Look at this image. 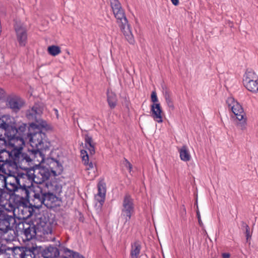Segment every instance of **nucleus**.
Masks as SVG:
<instances>
[{
	"instance_id": "1",
	"label": "nucleus",
	"mask_w": 258,
	"mask_h": 258,
	"mask_svg": "<svg viewBox=\"0 0 258 258\" xmlns=\"http://www.w3.org/2000/svg\"><path fill=\"white\" fill-rule=\"evenodd\" d=\"M0 128L5 131L8 147L12 148V153L15 155V159L19 161H29L30 158L26 154L22 153V150L25 145L23 137L17 135L18 131L15 125V119L10 115H4L0 118Z\"/></svg>"
},
{
	"instance_id": "2",
	"label": "nucleus",
	"mask_w": 258,
	"mask_h": 258,
	"mask_svg": "<svg viewBox=\"0 0 258 258\" xmlns=\"http://www.w3.org/2000/svg\"><path fill=\"white\" fill-rule=\"evenodd\" d=\"M47 179L48 174L45 173L44 169H39L38 172L31 169L25 173H19V188L26 190V195H28V188L32 186L33 182L41 184Z\"/></svg>"
},
{
	"instance_id": "3",
	"label": "nucleus",
	"mask_w": 258,
	"mask_h": 258,
	"mask_svg": "<svg viewBox=\"0 0 258 258\" xmlns=\"http://www.w3.org/2000/svg\"><path fill=\"white\" fill-rule=\"evenodd\" d=\"M109 2L113 14L119 24L125 39L130 44H133L135 42L134 36L120 2L118 0H109Z\"/></svg>"
},
{
	"instance_id": "4",
	"label": "nucleus",
	"mask_w": 258,
	"mask_h": 258,
	"mask_svg": "<svg viewBox=\"0 0 258 258\" xmlns=\"http://www.w3.org/2000/svg\"><path fill=\"white\" fill-rule=\"evenodd\" d=\"M43 111V108L38 104H35L31 109L28 110L26 115L30 120H34L35 122L30 124V127L33 129L40 130L41 128L48 129L47 122L39 117Z\"/></svg>"
},
{
	"instance_id": "5",
	"label": "nucleus",
	"mask_w": 258,
	"mask_h": 258,
	"mask_svg": "<svg viewBox=\"0 0 258 258\" xmlns=\"http://www.w3.org/2000/svg\"><path fill=\"white\" fill-rule=\"evenodd\" d=\"M6 208L0 209V230L4 232L11 229V224L15 222V206L12 204H7Z\"/></svg>"
},
{
	"instance_id": "6",
	"label": "nucleus",
	"mask_w": 258,
	"mask_h": 258,
	"mask_svg": "<svg viewBox=\"0 0 258 258\" xmlns=\"http://www.w3.org/2000/svg\"><path fill=\"white\" fill-rule=\"evenodd\" d=\"M28 137L30 145L32 147L44 151L53 149L51 143L47 141L45 134L41 131L31 133Z\"/></svg>"
},
{
	"instance_id": "7",
	"label": "nucleus",
	"mask_w": 258,
	"mask_h": 258,
	"mask_svg": "<svg viewBox=\"0 0 258 258\" xmlns=\"http://www.w3.org/2000/svg\"><path fill=\"white\" fill-rule=\"evenodd\" d=\"M15 159V155L12 151H8L5 149H0V162H3L2 168L6 171L7 169L12 168L17 165L23 163V161L17 162Z\"/></svg>"
},
{
	"instance_id": "8",
	"label": "nucleus",
	"mask_w": 258,
	"mask_h": 258,
	"mask_svg": "<svg viewBox=\"0 0 258 258\" xmlns=\"http://www.w3.org/2000/svg\"><path fill=\"white\" fill-rule=\"evenodd\" d=\"M135 211L134 200L131 196L126 194L123 198L121 209V218L126 223L131 219Z\"/></svg>"
},
{
	"instance_id": "9",
	"label": "nucleus",
	"mask_w": 258,
	"mask_h": 258,
	"mask_svg": "<svg viewBox=\"0 0 258 258\" xmlns=\"http://www.w3.org/2000/svg\"><path fill=\"white\" fill-rule=\"evenodd\" d=\"M46 165L48 166V172L45 173L48 174V177L50 175V172L54 176H56L61 174L63 170L62 165L57 160H56V151L53 150L51 151V154L49 156L47 157ZM45 170L44 169H43Z\"/></svg>"
},
{
	"instance_id": "10",
	"label": "nucleus",
	"mask_w": 258,
	"mask_h": 258,
	"mask_svg": "<svg viewBox=\"0 0 258 258\" xmlns=\"http://www.w3.org/2000/svg\"><path fill=\"white\" fill-rule=\"evenodd\" d=\"M53 149H48L46 151L38 150L37 149L36 150H33L31 151V157L28 156L30 160L29 161L25 160L23 163H28L32 161L36 166H40L42 164L46 162L47 157L50 155L51 151Z\"/></svg>"
},
{
	"instance_id": "11",
	"label": "nucleus",
	"mask_w": 258,
	"mask_h": 258,
	"mask_svg": "<svg viewBox=\"0 0 258 258\" xmlns=\"http://www.w3.org/2000/svg\"><path fill=\"white\" fill-rule=\"evenodd\" d=\"M243 83L248 91L254 93L258 92V77L253 71L246 72L243 76Z\"/></svg>"
},
{
	"instance_id": "12",
	"label": "nucleus",
	"mask_w": 258,
	"mask_h": 258,
	"mask_svg": "<svg viewBox=\"0 0 258 258\" xmlns=\"http://www.w3.org/2000/svg\"><path fill=\"white\" fill-rule=\"evenodd\" d=\"M226 103L230 109L236 116V118L241 121L243 118L244 112L241 106L232 97H229L226 100Z\"/></svg>"
},
{
	"instance_id": "13",
	"label": "nucleus",
	"mask_w": 258,
	"mask_h": 258,
	"mask_svg": "<svg viewBox=\"0 0 258 258\" xmlns=\"http://www.w3.org/2000/svg\"><path fill=\"white\" fill-rule=\"evenodd\" d=\"M81 156L83 162L86 165V171L90 179H93L96 176V165L92 162L89 163V157L87 152L85 150L81 151Z\"/></svg>"
},
{
	"instance_id": "14",
	"label": "nucleus",
	"mask_w": 258,
	"mask_h": 258,
	"mask_svg": "<svg viewBox=\"0 0 258 258\" xmlns=\"http://www.w3.org/2000/svg\"><path fill=\"white\" fill-rule=\"evenodd\" d=\"M17 40L21 46H25L27 39L26 29L21 22H16L15 24Z\"/></svg>"
},
{
	"instance_id": "15",
	"label": "nucleus",
	"mask_w": 258,
	"mask_h": 258,
	"mask_svg": "<svg viewBox=\"0 0 258 258\" xmlns=\"http://www.w3.org/2000/svg\"><path fill=\"white\" fill-rule=\"evenodd\" d=\"M10 172L9 175L5 178L6 187L10 191H15L19 188L18 173L12 174L10 168L7 169Z\"/></svg>"
},
{
	"instance_id": "16",
	"label": "nucleus",
	"mask_w": 258,
	"mask_h": 258,
	"mask_svg": "<svg viewBox=\"0 0 258 258\" xmlns=\"http://www.w3.org/2000/svg\"><path fill=\"white\" fill-rule=\"evenodd\" d=\"M44 205L47 208L52 209L59 205L58 198L51 193H44Z\"/></svg>"
},
{
	"instance_id": "17",
	"label": "nucleus",
	"mask_w": 258,
	"mask_h": 258,
	"mask_svg": "<svg viewBox=\"0 0 258 258\" xmlns=\"http://www.w3.org/2000/svg\"><path fill=\"white\" fill-rule=\"evenodd\" d=\"M97 189L98 192L95 195V199L100 203V206H102L105 200L106 191V185L103 181L101 180L98 182Z\"/></svg>"
},
{
	"instance_id": "18",
	"label": "nucleus",
	"mask_w": 258,
	"mask_h": 258,
	"mask_svg": "<svg viewBox=\"0 0 258 258\" xmlns=\"http://www.w3.org/2000/svg\"><path fill=\"white\" fill-rule=\"evenodd\" d=\"M151 116L158 123L163 122L162 111L159 103H153L151 105Z\"/></svg>"
},
{
	"instance_id": "19",
	"label": "nucleus",
	"mask_w": 258,
	"mask_h": 258,
	"mask_svg": "<svg viewBox=\"0 0 258 258\" xmlns=\"http://www.w3.org/2000/svg\"><path fill=\"white\" fill-rule=\"evenodd\" d=\"M39 190L37 192L34 191L32 203L31 205L36 209H39L42 205H44V193L42 192L41 189L39 187Z\"/></svg>"
},
{
	"instance_id": "20",
	"label": "nucleus",
	"mask_w": 258,
	"mask_h": 258,
	"mask_svg": "<svg viewBox=\"0 0 258 258\" xmlns=\"http://www.w3.org/2000/svg\"><path fill=\"white\" fill-rule=\"evenodd\" d=\"M24 102L19 97H13L9 99L7 105L14 111L17 112L23 106Z\"/></svg>"
},
{
	"instance_id": "21",
	"label": "nucleus",
	"mask_w": 258,
	"mask_h": 258,
	"mask_svg": "<svg viewBox=\"0 0 258 258\" xmlns=\"http://www.w3.org/2000/svg\"><path fill=\"white\" fill-rule=\"evenodd\" d=\"M59 251L56 247L49 246L44 250L43 255L44 258H58Z\"/></svg>"
},
{
	"instance_id": "22",
	"label": "nucleus",
	"mask_w": 258,
	"mask_h": 258,
	"mask_svg": "<svg viewBox=\"0 0 258 258\" xmlns=\"http://www.w3.org/2000/svg\"><path fill=\"white\" fill-rule=\"evenodd\" d=\"M17 250L20 258H35V257L33 251L30 249L22 247L19 248Z\"/></svg>"
},
{
	"instance_id": "23",
	"label": "nucleus",
	"mask_w": 258,
	"mask_h": 258,
	"mask_svg": "<svg viewBox=\"0 0 258 258\" xmlns=\"http://www.w3.org/2000/svg\"><path fill=\"white\" fill-rule=\"evenodd\" d=\"M141 249V244L140 242L136 241L132 244L131 250V258H139Z\"/></svg>"
},
{
	"instance_id": "24",
	"label": "nucleus",
	"mask_w": 258,
	"mask_h": 258,
	"mask_svg": "<svg viewBox=\"0 0 258 258\" xmlns=\"http://www.w3.org/2000/svg\"><path fill=\"white\" fill-rule=\"evenodd\" d=\"M178 151L181 160L183 161H188L190 160L191 156L188 149L186 146H183Z\"/></svg>"
},
{
	"instance_id": "25",
	"label": "nucleus",
	"mask_w": 258,
	"mask_h": 258,
	"mask_svg": "<svg viewBox=\"0 0 258 258\" xmlns=\"http://www.w3.org/2000/svg\"><path fill=\"white\" fill-rule=\"evenodd\" d=\"M85 146L86 148L89 150L90 153L92 155L94 154L95 152L94 144L92 141V139L88 135H86L85 138Z\"/></svg>"
},
{
	"instance_id": "26",
	"label": "nucleus",
	"mask_w": 258,
	"mask_h": 258,
	"mask_svg": "<svg viewBox=\"0 0 258 258\" xmlns=\"http://www.w3.org/2000/svg\"><path fill=\"white\" fill-rule=\"evenodd\" d=\"M107 101L110 107L113 108L116 106L117 102L116 96L112 91H107Z\"/></svg>"
},
{
	"instance_id": "27",
	"label": "nucleus",
	"mask_w": 258,
	"mask_h": 258,
	"mask_svg": "<svg viewBox=\"0 0 258 258\" xmlns=\"http://www.w3.org/2000/svg\"><path fill=\"white\" fill-rule=\"evenodd\" d=\"M47 51L50 55L56 56L61 52L60 48L56 45H51L48 47Z\"/></svg>"
},
{
	"instance_id": "28",
	"label": "nucleus",
	"mask_w": 258,
	"mask_h": 258,
	"mask_svg": "<svg viewBox=\"0 0 258 258\" xmlns=\"http://www.w3.org/2000/svg\"><path fill=\"white\" fill-rule=\"evenodd\" d=\"M164 96L165 99L166 103L168 106L171 109H174V105L170 97V94L168 90H165L164 93Z\"/></svg>"
},
{
	"instance_id": "29",
	"label": "nucleus",
	"mask_w": 258,
	"mask_h": 258,
	"mask_svg": "<svg viewBox=\"0 0 258 258\" xmlns=\"http://www.w3.org/2000/svg\"><path fill=\"white\" fill-rule=\"evenodd\" d=\"M6 194L3 191V189H0V209L3 208H6V204H11L10 201L6 199L4 196L6 195Z\"/></svg>"
},
{
	"instance_id": "30",
	"label": "nucleus",
	"mask_w": 258,
	"mask_h": 258,
	"mask_svg": "<svg viewBox=\"0 0 258 258\" xmlns=\"http://www.w3.org/2000/svg\"><path fill=\"white\" fill-rule=\"evenodd\" d=\"M64 252L67 256L72 258H84L82 255H80L78 253L74 252L68 248L64 249Z\"/></svg>"
},
{
	"instance_id": "31",
	"label": "nucleus",
	"mask_w": 258,
	"mask_h": 258,
	"mask_svg": "<svg viewBox=\"0 0 258 258\" xmlns=\"http://www.w3.org/2000/svg\"><path fill=\"white\" fill-rule=\"evenodd\" d=\"M24 233L26 236V238L30 240L34 236L35 232L33 228L29 227L25 229Z\"/></svg>"
},
{
	"instance_id": "32",
	"label": "nucleus",
	"mask_w": 258,
	"mask_h": 258,
	"mask_svg": "<svg viewBox=\"0 0 258 258\" xmlns=\"http://www.w3.org/2000/svg\"><path fill=\"white\" fill-rule=\"evenodd\" d=\"M237 123L238 127L241 130H245L246 128V121L245 118H243Z\"/></svg>"
},
{
	"instance_id": "33",
	"label": "nucleus",
	"mask_w": 258,
	"mask_h": 258,
	"mask_svg": "<svg viewBox=\"0 0 258 258\" xmlns=\"http://www.w3.org/2000/svg\"><path fill=\"white\" fill-rule=\"evenodd\" d=\"M18 131V134H19V136H22V134H24V133L26 130V125L25 123L21 124L18 127V129H17Z\"/></svg>"
},
{
	"instance_id": "34",
	"label": "nucleus",
	"mask_w": 258,
	"mask_h": 258,
	"mask_svg": "<svg viewBox=\"0 0 258 258\" xmlns=\"http://www.w3.org/2000/svg\"><path fill=\"white\" fill-rule=\"evenodd\" d=\"M3 146L8 147L7 138L6 136L5 138H0V149H3Z\"/></svg>"
},
{
	"instance_id": "35",
	"label": "nucleus",
	"mask_w": 258,
	"mask_h": 258,
	"mask_svg": "<svg viewBox=\"0 0 258 258\" xmlns=\"http://www.w3.org/2000/svg\"><path fill=\"white\" fill-rule=\"evenodd\" d=\"M151 99L153 103H158V99L157 96V94L155 91H153L151 95Z\"/></svg>"
},
{
	"instance_id": "36",
	"label": "nucleus",
	"mask_w": 258,
	"mask_h": 258,
	"mask_svg": "<svg viewBox=\"0 0 258 258\" xmlns=\"http://www.w3.org/2000/svg\"><path fill=\"white\" fill-rule=\"evenodd\" d=\"M124 165L126 167V168H127L130 170V171H131L132 168V166L131 164L126 159L124 161Z\"/></svg>"
},
{
	"instance_id": "37",
	"label": "nucleus",
	"mask_w": 258,
	"mask_h": 258,
	"mask_svg": "<svg viewBox=\"0 0 258 258\" xmlns=\"http://www.w3.org/2000/svg\"><path fill=\"white\" fill-rule=\"evenodd\" d=\"M246 237L247 240H248L249 238L251 237V234L250 233L249 230L245 231Z\"/></svg>"
},
{
	"instance_id": "38",
	"label": "nucleus",
	"mask_w": 258,
	"mask_h": 258,
	"mask_svg": "<svg viewBox=\"0 0 258 258\" xmlns=\"http://www.w3.org/2000/svg\"><path fill=\"white\" fill-rule=\"evenodd\" d=\"M171 1L174 6H177L179 4L178 0H171Z\"/></svg>"
},
{
	"instance_id": "39",
	"label": "nucleus",
	"mask_w": 258,
	"mask_h": 258,
	"mask_svg": "<svg viewBox=\"0 0 258 258\" xmlns=\"http://www.w3.org/2000/svg\"><path fill=\"white\" fill-rule=\"evenodd\" d=\"M222 257L223 258H229L230 257V254L227 253H223L222 254Z\"/></svg>"
},
{
	"instance_id": "40",
	"label": "nucleus",
	"mask_w": 258,
	"mask_h": 258,
	"mask_svg": "<svg viewBox=\"0 0 258 258\" xmlns=\"http://www.w3.org/2000/svg\"><path fill=\"white\" fill-rule=\"evenodd\" d=\"M197 214L199 222L200 224H201V216H200L199 211H197Z\"/></svg>"
},
{
	"instance_id": "41",
	"label": "nucleus",
	"mask_w": 258,
	"mask_h": 258,
	"mask_svg": "<svg viewBox=\"0 0 258 258\" xmlns=\"http://www.w3.org/2000/svg\"><path fill=\"white\" fill-rule=\"evenodd\" d=\"M243 228H245V231H247V230H249V226H248L247 224H246L245 223H243Z\"/></svg>"
},
{
	"instance_id": "42",
	"label": "nucleus",
	"mask_w": 258,
	"mask_h": 258,
	"mask_svg": "<svg viewBox=\"0 0 258 258\" xmlns=\"http://www.w3.org/2000/svg\"><path fill=\"white\" fill-rule=\"evenodd\" d=\"M53 110L55 112V115L56 116V117L58 118V110L56 109H54Z\"/></svg>"
},
{
	"instance_id": "43",
	"label": "nucleus",
	"mask_w": 258,
	"mask_h": 258,
	"mask_svg": "<svg viewBox=\"0 0 258 258\" xmlns=\"http://www.w3.org/2000/svg\"><path fill=\"white\" fill-rule=\"evenodd\" d=\"M4 94V90L0 88V97L3 95Z\"/></svg>"
}]
</instances>
